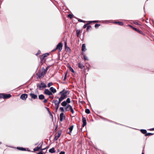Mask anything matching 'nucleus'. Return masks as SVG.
Segmentation results:
<instances>
[{"label": "nucleus", "mask_w": 154, "mask_h": 154, "mask_svg": "<svg viewBox=\"0 0 154 154\" xmlns=\"http://www.w3.org/2000/svg\"><path fill=\"white\" fill-rule=\"evenodd\" d=\"M57 49H56V48L55 49H54V50H53L52 51H56V50H57Z\"/></svg>", "instance_id": "nucleus-54"}, {"label": "nucleus", "mask_w": 154, "mask_h": 154, "mask_svg": "<svg viewBox=\"0 0 154 154\" xmlns=\"http://www.w3.org/2000/svg\"><path fill=\"white\" fill-rule=\"evenodd\" d=\"M27 97V95L26 94H22L20 96V98L23 100H26Z\"/></svg>", "instance_id": "nucleus-7"}, {"label": "nucleus", "mask_w": 154, "mask_h": 154, "mask_svg": "<svg viewBox=\"0 0 154 154\" xmlns=\"http://www.w3.org/2000/svg\"><path fill=\"white\" fill-rule=\"evenodd\" d=\"M129 26L132 28V29H133L134 30H135V31H136L137 32V31H138V29L136 28H135L133 26H131V25H129Z\"/></svg>", "instance_id": "nucleus-28"}, {"label": "nucleus", "mask_w": 154, "mask_h": 154, "mask_svg": "<svg viewBox=\"0 0 154 154\" xmlns=\"http://www.w3.org/2000/svg\"><path fill=\"white\" fill-rule=\"evenodd\" d=\"M142 154H144V153L143 152H142Z\"/></svg>", "instance_id": "nucleus-57"}, {"label": "nucleus", "mask_w": 154, "mask_h": 154, "mask_svg": "<svg viewBox=\"0 0 154 154\" xmlns=\"http://www.w3.org/2000/svg\"><path fill=\"white\" fill-rule=\"evenodd\" d=\"M79 32H78V31L77 32V35L78 37L79 36Z\"/></svg>", "instance_id": "nucleus-49"}, {"label": "nucleus", "mask_w": 154, "mask_h": 154, "mask_svg": "<svg viewBox=\"0 0 154 154\" xmlns=\"http://www.w3.org/2000/svg\"><path fill=\"white\" fill-rule=\"evenodd\" d=\"M82 122H83L82 126L84 127L86 125V119L85 117H83L82 119Z\"/></svg>", "instance_id": "nucleus-11"}, {"label": "nucleus", "mask_w": 154, "mask_h": 154, "mask_svg": "<svg viewBox=\"0 0 154 154\" xmlns=\"http://www.w3.org/2000/svg\"><path fill=\"white\" fill-rule=\"evenodd\" d=\"M67 75V74H66L65 75V76H64V79H63L64 80H65L66 79Z\"/></svg>", "instance_id": "nucleus-41"}, {"label": "nucleus", "mask_w": 154, "mask_h": 154, "mask_svg": "<svg viewBox=\"0 0 154 154\" xmlns=\"http://www.w3.org/2000/svg\"><path fill=\"white\" fill-rule=\"evenodd\" d=\"M38 98L40 100H42L45 98V96L43 94H40L38 96Z\"/></svg>", "instance_id": "nucleus-17"}, {"label": "nucleus", "mask_w": 154, "mask_h": 154, "mask_svg": "<svg viewBox=\"0 0 154 154\" xmlns=\"http://www.w3.org/2000/svg\"><path fill=\"white\" fill-rule=\"evenodd\" d=\"M44 94L48 95H52V93L48 89H45L44 91Z\"/></svg>", "instance_id": "nucleus-5"}, {"label": "nucleus", "mask_w": 154, "mask_h": 154, "mask_svg": "<svg viewBox=\"0 0 154 154\" xmlns=\"http://www.w3.org/2000/svg\"><path fill=\"white\" fill-rule=\"evenodd\" d=\"M53 101L55 105H56V104H57V105H59L60 103L62 101L59 98L58 101L57 100H54Z\"/></svg>", "instance_id": "nucleus-8"}, {"label": "nucleus", "mask_w": 154, "mask_h": 154, "mask_svg": "<svg viewBox=\"0 0 154 154\" xmlns=\"http://www.w3.org/2000/svg\"><path fill=\"white\" fill-rule=\"evenodd\" d=\"M83 56L84 59L85 60H88L87 57L85 55H84Z\"/></svg>", "instance_id": "nucleus-38"}, {"label": "nucleus", "mask_w": 154, "mask_h": 154, "mask_svg": "<svg viewBox=\"0 0 154 154\" xmlns=\"http://www.w3.org/2000/svg\"><path fill=\"white\" fill-rule=\"evenodd\" d=\"M17 149H19V150H22V151H25L26 150L25 148H23V147H17Z\"/></svg>", "instance_id": "nucleus-26"}, {"label": "nucleus", "mask_w": 154, "mask_h": 154, "mask_svg": "<svg viewBox=\"0 0 154 154\" xmlns=\"http://www.w3.org/2000/svg\"><path fill=\"white\" fill-rule=\"evenodd\" d=\"M48 101V100L47 99H45L44 100L43 102L44 103H46Z\"/></svg>", "instance_id": "nucleus-47"}, {"label": "nucleus", "mask_w": 154, "mask_h": 154, "mask_svg": "<svg viewBox=\"0 0 154 154\" xmlns=\"http://www.w3.org/2000/svg\"><path fill=\"white\" fill-rule=\"evenodd\" d=\"M49 98H51V99H53L54 98L53 96H51V95H49Z\"/></svg>", "instance_id": "nucleus-46"}, {"label": "nucleus", "mask_w": 154, "mask_h": 154, "mask_svg": "<svg viewBox=\"0 0 154 154\" xmlns=\"http://www.w3.org/2000/svg\"><path fill=\"white\" fill-rule=\"evenodd\" d=\"M65 152L64 151H61L60 153V154H65Z\"/></svg>", "instance_id": "nucleus-48"}, {"label": "nucleus", "mask_w": 154, "mask_h": 154, "mask_svg": "<svg viewBox=\"0 0 154 154\" xmlns=\"http://www.w3.org/2000/svg\"><path fill=\"white\" fill-rule=\"evenodd\" d=\"M63 44L62 42L59 43L57 45L56 49H58L59 52H60L62 50Z\"/></svg>", "instance_id": "nucleus-4"}, {"label": "nucleus", "mask_w": 154, "mask_h": 154, "mask_svg": "<svg viewBox=\"0 0 154 154\" xmlns=\"http://www.w3.org/2000/svg\"><path fill=\"white\" fill-rule=\"evenodd\" d=\"M29 95L32 98H33L34 99H37L38 97L37 95H35L33 93H30L29 94Z\"/></svg>", "instance_id": "nucleus-10"}, {"label": "nucleus", "mask_w": 154, "mask_h": 154, "mask_svg": "<svg viewBox=\"0 0 154 154\" xmlns=\"http://www.w3.org/2000/svg\"><path fill=\"white\" fill-rule=\"evenodd\" d=\"M71 106L70 105L68 104L64 108V110L65 112L68 111L69 110V109H68V108L69 107V106Z\"/></svg>", "instance_id": "nucleus-16"}, {"label": "nucleus", "mask_w": 154, "mask_h": 154, "mask_svg": "<svg viewBox=\"0 0 154 154\" xmlns=\"http://www.w3.org/2000/svg\"><path fill=\"white\" fill-rule=\"evenodd\" d=\"M153 134H152V133H146V134L145 135L146 136H151V135H153Z\"/></svg>", "instance_id": "nucleus-31"}, {"label": "nucleus", "mask_w": 154, "mask_h": 154, "mask_svg": "<svg viewBox=\"0 0 154 154\" xmlns=\"http://www.w3.org/2000/svg\"><path fill=\"white\" fill-rule=\"evenodd\" d=\"M63 113L62 112L61 113L60 116V121L61 122L62 121L63 119Z\"/></svg>", "instance_id": "nucleus-19"}, {"label": "nucleus", "mask_w": 154, "mask_h": 154, "mask_svg": "<svg viewBox=\"0 0 154 154\" xmlns=\"http://www.w3.org/2000/svg\"><path fill=\"white\" fill-rule=\"evenodd\" d=\"M37 86L39 90H42L44 88L46 87V85L44 83L42 82L37 84Z\"/></svg>", "instance_id": "nucleus-2"}, {"label": "nucleus", "mask_w": 154, "mask_h": 154, "mask_svg": "<svg viewBox=\"0 0 154 154\" xmlns=\"http://www.w3.org/2000/svg\"><path fill=\"white\" fill-rule=\"evenodd\" d=\"M42 147V144L40 143L36 147L34 148L33 150L35 151H37L39 149H41Z\"/></svg>", "instance_id": "nucleus-6"}, {"label": "nucleus", "mask_w": 154, "mask_h": 154, "mask_svg": "<svg viewBox=\"0 0 154 154\" xmlns=\"http://www.w3.org/2000/svg\"><path fill=\"white\" fill-rule=\"evenodd\" d=\"M69 69H70V71L71 72H73V73L74 72V71L73 69L71 67H70Z\"/></svg>", "instance_id": "nucleus-40"}, {"label": "nucleus", "mask_w": 154, "mask_h": 154, "mask_svg": "<svg viewBox=\"0 0 154 154\" xmlns=\"http://www.w3.org/2000/svg\"><path fill=\"white\" fill-rule=\"evenodd\" d=\"M48 55V54H43L41 58V59L42 60L44 58H45V57H46Z\"/></svg>", "instance_id": "nucleus-22"}, {"label": "nucleus", "mask_w": 154, "mask_h": 154, "mask_svg": "<svg viewBox=\"0 0 154 154\" xmlns=\"http://www.w3.org/2000/svg\"><path fill=\"white\" fill-rule=\"evenodd\" d=\"M53 85V83L52 82H50L48 84V87H49L50 86Z\"/></svg>", "instance_id": "nucleus-34"}, {"label": "nucleus", "mask_w": 154, "mask_h": 154, "mask_svg": "<svg viewBox=\"0 0 154 154\" xmlns=\"http://www.w3.org/2000/svg\"><path fill=\"white\" fill-rule=\"evenodd\" d=\"M141 132L143 134H145L146 133V130L144 129H141L140 130Z\"/></svg>", "instance_id": "nucleus-25"}, {"label": "nucleus", "mask_w": 154, "mask_h": 154, "mask_svg": "<svg viewBox=\"0 0 154 154\" xmlns=\"http://www.w3.org/2000/svg\"><path fill=\"white\" fill-rule=\"evenodd\" d=\"M137 32H138V33H140V34H142L143 32L140 30H139L138 29V31H137Z\"/></svg>", "instance_id": "nucleus-43"}, {"label": "nucleus", "mask_w": 154, "mask_h": 154, "mask_svg": "<svg viewBox=\"0 0 154 154\" xmlns=\"http://www.w3.org/2000/svg\"><path fill=\"white\" fill-rule=\"evenodd\" d=\"M49 113L50 116H51L53 118V115H52V114H51V112H49Z\"/></svg>", "instance_id": "nucleus-51"}, {"label": "nucleus", "mask_w": 154, "mask_h": 154, "mask_svg": "<svg viewBox=\"0 0 154 154\" xmlns=\"http://www.w3.org/2000/svg\"><path fill=\"white\" fill-rule=\"evenodd\" d=\"M59 107V105H57V104H56V105H55V110L56 111H57Z\"/></svg>", "instance_id": "nucleus-32"}, {"label": "nucleus", "mask_w": 154, "mask_h": 154, "mask_svg": "<svg viewBox=\"0 0 154 154\" xmlns=\"http://www.w3.org/2000/svg\"><path fill=\"white\" fill-rule=\"evenodd\" d=\"M61 133V131H59L58 132L57 134V135L56 136L54 137V140H57L60 137Z\"/></svg>", "instance_id": "nucleus-9"}, {"label": "nucleus", "mask_w": 154, "mask_h": 154, "mask_svg": "<svg viewBox=\"0 0 154 154\" xmlns=\"http://www.w3.org/2000/svg\"><path fill=\"white\" fill-rule=\"evenodd\" d=\"M69 106V109L70 110L72 114H73L74 113V111L73 110L72 106Z\"/></svg>", "instance_id": "nucleus-23"}, {"label": "nucleus", "mask_w": 154, "mask_h": 154, "mask_svg": "<svg viewBox=\"0 0 154 154\" xmlns=\"http://www.w3.org/2000/svg\"><path fill=\"white\" fill-rule=\"evenodd\" d=\"M68 130H67V132H68Z\"/></svg>", "instance_id": "nucleus-58"}, {"label": "nucleus", "mask_w": 154, "mask_h": 154, "mask_svg": "<svg viewBox=\"0 0 154 154\" xmlns=\"http://www.w3.org/2000/svg\"><path fill=\"white\" fill-rule=\"evenodd\" d=\"M67 103H70V100L69 98H67L66 101H65Z\"/></svg>", "instance_id": "nucleus-29"}, {"label": "nucleus", "mask_w": 154, "mask_h": 154, "mask_svg": "<svg viewBox=\"0 0 154 154\" xmlns=\"http://www.w3.org/2000/svg\"><path fill=\"white\" fill-rule=\"evenodd\" d=\"M154 130V128H152V129H150V130Z\"/></svg>", "instance_id": "nucleus-55"}, {"label": "nucleus", "mask_w": 154, "mask_h": 154, "mask_svg": "<svg viewBox=\"0 0 154 154\" xmlns=\"http://www.w3.org/2000/svg\"><path fill=\"white\" fill-rule=\"evenodd\" d=\"M67 103L65 101L61 103V105L62 106H65L67 105Z\"/></svg>", "instance_id": "nucleus-20"}, {"label": "nucleus", "mask_w": 154, "mask_h": 154, "mask_svg": "<svg viewBox=\"0 0 154 154\" xmlns=\"http://www.w3.org/2000/svg\"><path fill=\"white\" fill-rule=\"evenodd\" d=\"M3 95L4 99L8 98L11 97V95L10 94H3Z\"/></svg>", "instance_id": "nucleus-12"}, {"label": "nucleus", "mask_w": 154, "mask_h": 154, "mask_svg": "<svg viewBox=\"0 0 154 154\" xmlns=\"http://www.w3.org/2000/svg\"><path fill=\"white\" fill-rule=\"evenodd\" d=\"M49 68V66H47L46 69H45L44 68H43L42 69L45 72V71L46 72V73H47V71L48 70V69Z\"/></svg>", "instance_id": "nucleus-27"}, {"label": "nucleus", "mask_w": 154, "mask_h": 154, "mask_svg": "<svg viewBox=\"0 0 154 154\" xmlns=\"http://www.w3.org/2000/svg\"><path fill=\"white\" fill-rule=\"evenodd\" d=\"M46 72H44L42 69L41 71L39 72L37 74V75L39 78H40L42 77H43L46 74Z\"/></svg>", "instance_id": "nucleus-3"}, {"label": "nucleus", "mask_w": 154, "mask_h": 154, "mask_svg": "<svg viewBox=\"0 0 154 154\" xmlns=\"http://www.w3.org/2000/svg\"><path fill=\"white\" fill-rule=\"evenodd\" d=\"M89 24V23H88V24H85V25H84L83 26V28H86V26H87V25L88 24Z\"/></svg>", "instance_id": "nucleus-42"}, {"label": "nucleus", "mask_w": 154, "mask_h": 154, "mask_svg": "<svg viewBox=\"0 0 154 154\" xmlns=\"http://www.w3.org/2000/svg\"><path fill=\"white\" fill-rule=\"evenodd\" d=\"M73 125H72L69 128V131L68 133L70 135L71 134V133L73 130Z\"/></svg>", "instance_id": "nucleus-13"}, {"label": "nucleus", "mask_w": 154, "mask_h": 154, "mask_svg": "<svg viewBox=\"0 0 154 154\" xmlns=\"http://www.w3.org/2000/svg\"><path fill=\"white\" fill-rule=\"evenodd\" d=\"M100 26V24H95V27L96 28H97Z\"/></svg>", "instance_id": "nucleus-37"}, {"label": "nucleus", "mask_w": 154, "mask_h": 154, "mask_svg": "<svg viewBox=\"0 0 154 154\" xmlns=\"http://www.w3.org/2000/svg\"><path fill=\"white\" fill-rule=\"evenodd\" d=\"M88 23H93V22H94V23H97L98 22V21H96V20H95V21H88Z\"/></svg>", "instance_id": "nucleus-33"}, {"label": "nucleus", "mask_w": 154, "mask_h": 154, "mask_svg": "<svg viewBox=\"0 0 154 154\" xmlns=\"http://www.w3.org/2000/svg\"><path fill=\"white\" fill-rule=\"evenodd\" d=\"M134 23L135 24V25H140V24L139 23H138L137 22H135Z\"/></svg>", "instance_id": "nucleus-39"}, {"label": "nucleus", "mask_w": 154, "mask_h": 154, "mask_svg": "<svg viewBox=\"0 0 154 154\" xmlns=\"http://www.w3.org/2000/svg\"><path fill=\"white\" fill-rule=\"evenodd\" d=\"M115 23H117L119 25H120V26H122L123 25V23L122 22H114Z\"/></svg>", "instance_id": "nucleus-24"}, {"label": "nucleus", "mask_w": 154, "mask_h": 154, "mask_svg": "<svg viewBox=\"0 0 154 154\" xmlns=\"http://www.w3.org/2000/svg\"><path fill=\"white\" fill-rule=\"evenodd\" d=\"M49 151L51 153H54L55 152V151L54 149V147L50 149Z\"/></svg>", "instance_id": "nucleus-18"}, {"label": "nucleus", "mask_w": 154, "mask_h": 154, "mask_svg": "<svg viewBox=\"0 0 154 154\" xmlns=\"http://www.w3.org/2000/svg\"><path fill=\"white\" fill-rule=\"evenodd\" d=\"M79 67L81 69H83L84 67V66L81 63H79L78 64Z\"/></svg>", "instance_id": "nucleus-21"}, {"label": "nucleus", "mask_w": 154, "mask_h": 154, "mask_svg": "<svg viewBox=\"0 0 154 154\" xmlns=\"http://www.w3.org/2000/svg\"><path fill=\"white\" fill-rule=\"evenodd\" d=\"M69 92L68 90H65V89H63L62 91H60L59 94L61 95V97L59 98L62 101L64 99L66 98L68 95L69 94Z\"/></svg>", "instance_id": "nucleus-1"}, {"label": "nucleus", "mask_w": 154, "mask_h": 154, "mask_svg": "<svg viewBox=\"0 0 154 154\" xmlns=\"http://www.w3.org/2000/svg\"><path fill=\"white\" fill-rule=\"evenodd\" d=\"M85 112L87 114H89L90 113V111L88 109H86L85 110Z\"/></svg>", "instance_id": "nucleus-30"}, {"label": "nucleus", "mask_w": 154, "mask_h": 154, "mask_svg": "<svg viewBox=\"0 0 154 154\" xmlns=\"http://www.w3.org/2000/svg\"><path fill=\"white\" fill-rule=\"evenodd\" d=\"M86 50L85 45V44H83L82 45V51H85Z\"/></svg>", "instance_id": "nucleus-15"}, {"label": "nucleus", "mask_w": 154, "mask_h": 154, "mask_svg": "<svg viewBox=\"0 0 154 154\" xmlns=\"http://www.w3.org/2000/svg\"><path fill=\"white\" fill-rule=\"evenodd\" d=\"M91 26H88L87 27V30H88L90 28H91Z\"/></svg>", "instance_id": "nucleus-45"}, {"label": "nucleus", "mask_w": 154, "mask_h": 154, "mask_svg": "<svg viewBox=\"0 0 154 154\" xmlns=\"http://www.w3.org/2000/svg\"><path fill=\"white\" fill-rule=\"evenodd\" d=\"M47 149V147H46L45 148H43V149H41V150H45V149Z\"/></svg>", "instance_id": "nucleus-52"}, {"label": "nucleus", "mask_w": 154, "mask_h": 154, "mask_svg": "<svg viewBox=\"0 0 154 154\" xmlns=\"http://www.w3.org/2000/svg\"><path fill=\"white\" fill-rule=\"evenodd\" d=\"M50 90L51 91V92L52 93H55L56 92V90L53 87H51L50 88Z\"/></svg>", "instance_id": "nucleus-14"}, {"label": "nucleus", "mask_w": 154, "mask_h": 154, "mask_svg": "<svg viewBox=\"0 0 154 154\" xmlns=\"http://www.w3.org/2000/svg\"><path fill=\"white\" fill-rule=\"evenodd\" d=\"M65 47H66L67 45V42H66V41H65Z\"/></svg>", "instance_id": "nucleus-53"}, {"label": "nucleus", "mask_w": 154, "mask_h": 154, "mask_svg": "<svg viewBox=\"0 0 154 154\" xmlns=\"http://www.w3.org/2000/svg\"><path fill=\"white\" fill-rule=\"evenodd\" d=\"M60 110H61V111L62 112H64V111L65 110H64V108L63 107H60Z\"/></svg>", "instance_id": "nucleus-35"}, {"label": "nucleus", "mask_w": 154, "mask_h": 154, "mask_svg": "<svg viewBox=\"0 0 154 154\" xmlns=\"http://www.w3.org/2000/svg\"><path fill=\"white\" fill-rule=\"evenodd\" d=\"M68 17L71 19L73 17V15L70 14L68 15Z\"/></svg>", "instance_id": "nucleus-36"}, {"label": "nucleus", "mask_w": 154, "mask_h": 154, "mask_svg": "<svg viewBox=\"0 0 154 154\" xmlns=\"http://www.w3.org/2000/svg\"><path fill=\"white\" fill-rule=\"evenodd\" d=\"M78 21H79L80 22H84V23H85V21H84L83 20L81 19H79L78 20Z\"/></svg>", "instance_id": "nucleus-44"}, {"label": "nucleus", "mask_w": 154, "mask_h": 154, "mask_svg": "<svg viewBox=\"0 0 154 154\" xmlns=\"http://www.w3.org/2000/svg\"><path fill=\"white\" fill-rule=\"evenodd\" d=\"M46 109H47L48 111V112L49 113L50 112H51L50 110L48 108L46 107Z\"/></svg>", "instance_id": "nucleus-50"}, {"label": "nucleus", "mask_w": 154, "mask_h": 154, "mask_svg": "<svg viewBox=\"0 0 154 154\" xmlns=\"http://www.w3.org/2000/svg\"><path fill=\"white\" fill-rule=\"evenodd\" d=\"M46 147H47V148H48V146H47Z\"/></svg>", "instance_id": "nucleus-56"}]
</instances>
